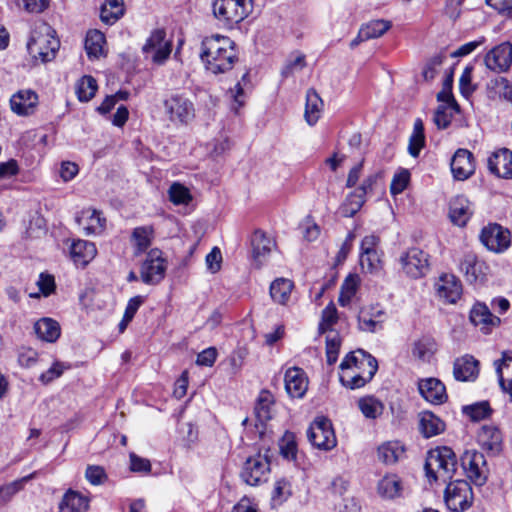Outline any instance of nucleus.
Instances as JSON below:
<instances>
[{"mask_svg": "<svg viewBox=\"0 0 512 512\" xmlns=\"http://www.w3.org/2000/svg\"><path fill=\"white\" fill-rule=\"evenodd\" d=\"M479 374V362L471 355L457 358L453 366V375L457 381H474Z\"/></svg>", "mask_w": 512, "mask_h": 512, "instance_id": "nucleus-29", "label": "nucleus"}, {"mask_svg": "<svg viewBox=\"0 0 512 512\" xmlns=\"http://www.w3.org/2000/svg\"><path fill=\"white\" fill-rule=\"evenodd\" d=\"M292 495L291 483L285 479H279L275 482L272 491L271 501L273 507L282 505Z\"/></svg>", "mask_w": 512, "mask_h": 512, "instance_id": "nucleus-47", "label": "nucleus"}, {"mask_svg": "<svg viewBox=\"0 0 512 512\" xmlns=\"http://www.w3.org/2000/svg\"><path fill=\"white\" fill-rule=\"evenodd\" d=\"M200 58L209 72L225 73L238 60L235 43L221 34L206 36L201 42Z\"/></svg>", "mask_w": 512, "mask_h": 512, "instance_id": "nucleus-1", "label": "nucleus"}, {"mask_svg": "<svg viewBox=\"0 0 512 512\" xmlns=\"http://www.w3.org/2000/svg\"><path fill=\"white\" fill-rule=\"evenodd\" d=\"M280 454L283 458L292 461L297 456V444L292 433H286L279 442Z\"/></svg>", "mask_w": 512, "mask_h": 512, "instance_id": "nucleus-53", "label": "nucleus"}, {"mask_svg": "<svg viewBox=\"0 0 512 512\" xmlns=\"http://www.w3.org/2000/svg\"><path fill=\"white\" fill-rule=\"evenodd\" d=\"M338 321V312L335 304L330 302L325 309L322 311L321 322L319 324V330L324 333L331 330L332 327Z\"/></svg>", "mask_w": 512, "mask_h": 512, "instance_id": "nucleus-52", "label": "nucleus"}, {"mask_svg": "<svg viewBox=\"0 0 512 512\" xmlns=\"http://www.w3.org/2000/svg\"><path fill=\"white\" fill-rule=\"evenodd\" d=\"M407 490L406 483L396 473H386L376 485L378 496L384 500H396L404 497Z\"/></svg>", "mask_w": 512, "mask_h": 512, "instance_id": "nucleus-17", "label": "nucleus"}, {"mask_svg": "<svg viewBox=\"0 0 512 512\" xmlns=\"http://www.w3.org/2000/svg\"><path fill=\"white\" fill-rule=\"evenodd\" d=\"M166 262L162 257V252L158 249H152L147 254L145 261L141 266V279L145 284H158L165 276Z\"/></svg>", "mask_w": 512, "mask_h": 512, "instance_id": "nucleus-14", "label": "nucleus"}, {"mask_svg": "<svg viewBox=\"0 0 512 512\" xmlns=\"http://www.w3.org/2000/svg\"><path fill=\"white\" fill-rule=\"evenodd\" d=\"M377 361L364 350L348 354L340 364V381L350 389L363 387L377 371Z\"/></svg>", "mask_w": 512, "mask_h": 512, "instance_id": "nucleus-2", "label": "nucleus"}, {"mask_svg": "<svg viewBox=\"0 0 512 512\" xmlns=\"http://www.w3.org/2000/svg\"><path fill=\"white\" fill-rule=\"evenodd\" d=\"M360 265L365 272H378L381 269L379 252L360 253Z\"/></svg>", "mask_w": 512, "mask_h": 512, "instance_id": "nucleus-56", "label": "nucleus"}, {"mask_svg": "<svg viewBox=\"0 0 512 512\" xmlns=\"http://www.w3.org/2000/svg\"><path fill=\"white\" fill-rule=\"evenodd\" d=\"M437 343L431 336H422L413 344L412 354L417 359L428 362L437 351Z\"/></svg>", "mask_w": 512, "mask_h": 512, "instance_id": "nucleus-38", "label": "nucleus"}, {"mask_svg": "<svg viewBox=\"0 0 512 512\" xmlns=\"http://www.w3.org/2000/svg\"><path fill=\"white\" fill-rule=\"evenodd\" d=\"M97 88V82L92 76H83L76 85L78 99L81 102H88L94 97Z\"/></svg>", "mask_w": 512, "mask_h": 512, "instance_id": "nucleus-46", "label": "nucleus"}, {"mask_svg": "<svg viewBox=\"0 0 512 512\" xmlns=\"http://www.w3.org/2000/svg\"><path fill=\"white\" fill-rule=\"evenodd\" d=\"M154 230L151 226L136 227L132 232V243L135 248V254L146 251L153 239Z\"/></svg>", "mask_w": 512, "mask_h": 512, "instance_id": "nucleus-42", "label": "nucleus"}, {"mask_svg": "<svg viewBox=\"0 0 512 512\" xmlns=\"http://www.w3.org/2000/svg\"><path fill=\"white\" fill-rule=\"evenodd\" d=\"M97 254L94 243L86 240L73 241L70 247V256L76 265L86 266Z\"/></svg>", "mask_w": 512, "mask_h": 512, "instance_id": "nucleus-31", "label": "nucleus"}, {"mask_svg": "<svg viewBox=\"0 0 512 512\" xmlns=\"http://www.w3.org/2000/svg\"><path fill=\"white\" fill-rule=\"evenodd\" d=\"M303 237L309 241H315L320 235V227L312 220L311 217H306L300 224Z\"/></svg>", "mask_w": 512, "mask_h": 512, "instance_id": "nucleus-61", "label": "nucleus"}, {"mask_svg": "<svg viewBox=\"0 0 512 512\" xmlns=\"http://www.w3.org/2000/svg\"><path fill=\"white\" fill-rule=\"evenodd\" d=\"M306 66L305 56L296 54L293 59H289L283 67L281 74L283 77H289L295 72L301 71Z\"/></svg>", "mask_w": 512, "mask_h": 512, "instance_id": "nucleus-60", "label": "nucleus"}, {"mask_svg": "<svg viewBox=\"0 0 512 512\" xmlns=\"http://www.w3.org/2000/svg\"><path fill=\"white\" fill-rule=\"evenodd\" d=\"M213 14L224 25L241 22L247 16L245 0H214Z\"/></svg>", "mask_w": 512, "mask_h": 512, "instance_id": "nucleus-11", "label": "nucleus"}, {"mask_svg": "<svg viewBox=\"0 0 512 512\" xmlns=\"http://www.w3.org/2000/svg\"><path fill=\"white\" fill-rule=\"evenodd\" d=\"M106 43L104 34L99 30H90L85 39V49L89 58H99Z\"/></svg>", "mask_w": 512, "mask_h": 512, "instance_id": "nucleus-43", "label": "nucleus"}, {"mask_svg": "<svg viewBox=\"0 0 512 512\" xmlns=\"http://www.w3.org/2000/svg\"><path fill=\"white\" fill-rule=\"evenodd\" d=\"M444 500L449 510L464 512L472 506L473 491L465 480L449 481L445 491Z\"/></svg>", "mask_w": 512, "mask_h": 512, "instance_id": "nucleus-7", "label": "nucleus"}, {"mask_svg": "<svg viewBox=\"0 0 512 512\" xmlns=\"http://www.w3.org/2000/svg\"><path fill=\"white\" fill-rule=\"evenodd\" d=\"M323 100L314 89H309L306 93V104L304 117L306 122L313 126L321 117L323 111Z\"/></svg>", "mask_w": 512, "mask_h": 512, "instance_id": "nucleus-33", "label": "nucleus"}, {"mask_svg": "<svg viewBox=\"0 0 512 512\" xmlns=\"http://www.w3.org/2000/svg\"><path fill=\"white\" fill-rule=\"evenodd\" d=\"M424 469L430 483H446L452 480L457 471L456 454L447 446L431 449L427 453Z\"/></svg>", "mask_w": 512, "mask_h": 512, "instance_id": "nucleus-3", "label": "nucleus"}, {"mask_svg": "<svg viewBox=\"0 0 512 512\" xmlns=\"http://www.w3.org/2000/svg\"><path fill=\"white\" fill-rule=\"evenodd\" d=\"M405 448L399 441H388L381 444L377 449L379 461L386 465H393L404 455Z\"/></svg>", "mask_w": 512, "mask_h": 512, "instance_id": "nucleus-35", "label": "nucleus"}, {"mask_svg": "<svg viewBox=\"0 0 512 512\" xmlns=\"http://www.w3.org/2000/svg\"><path fill=\"white\" fill-rule=\"evenodd\" d=\"M366 196L361 195L357 190L350 193L341 206V213L344 217H353L363 206Z\"/></svg>", "mask_w": 512, "mask_h": 512, "instance_id": "nucleus-48", "label": "nucleus"}, {"mask_svg": "<svg viewBox=\"0 0 512 512\" xmlns=\"http://www.w3.org/2000/svg\"><path fill=\"white\" fill-rule=\"evenodd\" d=\"M461 466L466 476L477 486L486 483L488 469L484 455L475 450H467L461 456Z\"/></svg>", "mask_w": 512, "mask_h": 512, "instance_id": "nucleus-12", "label": "nucleus"}, {"mask_svg": "<svg viewBox=\"0 0 512 512\" xmlns=\"http://www.w3.org/2000/svg\"><path fill=\"white\" fill-rule=\"evenodd\" d=\"M76 221L86 235H98L104 231L106 219L94 209H85L76 217Z\"/></svg>", "mask_w": 512, "mask_h": 512, "instance_id": "nucleus-25", "label": "nucleus"}, {"mask_svg": "<svg viewBox=\"0 0 512 512\" xmlns=\"http://www.w3.org/2000/svg\"><path fill=\"white\" fill-rule=\"evenodd\" d=\"M485 42H486V38L484 36H481V37L477 38L476 40H473V41H470V42H467V43L461 45L460 47H458L455 51H453L451 53V56L454 58L467 56V55L471 54L472 52H474L478 47L483 45Z\"/></svg>", "mask_w": 512, "mask_h": 512, "instance_id": "nucleus-64", "label": "nucleus"}, {"mask_svg": "<svg viewBox=\"0 0 512 512\" xmlns=\"http://www.w3.org/2000/svg\"><path fill=\"white\" fill-rule=\"evenodd\" d=\"M470 321L475 326H480L481 330L486 333L490 330L492 326L498 325L500 323V319L497 316H494L489 308L482 303H476L471 311H470Z\"/></svg>", "mask_w": 512, "mask_h": 512, "instance_id": "nucleus-32", "label": "nucleus"}, {"mask_svg": "<svg viewBox=\"0 0 512 512\" xmlns=\"http://www.w3.org/2000/svg\"><path fill=\"white\" fill-rule=\"evenodd\" d=\"M171 52L172 41L166 38V32L163 29L152 31L142 47L145 59L157 65L164 64Z\"/></svg>", "mask_w": 512, "mask_h": 512, "instance_id": "nucleus-8", "label": "nucleus"}, {"mask_svg": "<svg viewBox=\"0 0 512 512\" xmlns=\"http://www.w3.org/2000/svg\"><path fill=\"white\" fill-rule=\"evenodd\" d=\"M386 312L379 306L362 309L358 316V327L361 331L375 333L383 328Z\"/></svg>", "mask_w": 512, "mask_h": 512, "instance_id": "nucleus-21", "label": "nucleus"}, {"mask_svg": "<svg viewBox=\"0 0 512 512\" xmlns=\"http://www.w3.org/2000/svg\"><path fill=\"white\" fill-rule=\"evenodd\" d=\"M484 63L493 72H506L512 64V45L504 42L492 48L486 53Z\"/></svg>", "mask_w": 512, "mask_h": 512, "instance_id": "nucleus-16", "label": "nucleus"}, {"mask_svg": "<svg viewBox=\"0 0 512 512\" xmlns=\"http://www.w3.org/2000/svg\"><path fill=\"white\" fill-rule=\"evenodd\" d=\"M418 390L421 396L432 404H442L448 398L445 385L437 378H426L420 380L418 383Z\"/></svg>", "mask_w": 512, "mask_h": 512, "instance_id": "nucleus-24", "label": "nucleus"}, {"mask_svg": "<svg viewBox=\"0 0 512 512\" xmlns=\"http://www.w3.org/2000/svg\"><path fill=\"white\" fill-rule=\"evenodd\" d=\"M285 389L293 398H302L308 389V379L303 369L291 367L284 376Z\"/></svg>", "mask_w": 512, "mask_h": 512, "instance_id": "nucleus-22", "label": "nucleus"}, {"mask_svg": "<svg viewBox=\"0 0 512 512\" xmlns=\"http://www.w3.org/2000/svg\"><path fill=\"white\" fill-rule=\"evenodd\" d=\"M473 66L467 65L459 79V89L463 97L469 98L475 91L476 86L472 83Z\"/></svg>", "mask_w": 512, "mask_h": 512, "instance_id": "nucleus-54", "label": "nucleus"}, {"mask_svg": "<svg viewBox=\"0 0 512 512\" xmlns=\"http://www.w3.org/2000/svg\"><path fill=\"white\" fill-rule=\"evenodd\" d=\"M426 138L424 133V124L420 118L415 119L413 131L409 137L408 153L410 156L417 158L421 150L425 147Z\"/></svg>", "mask_w": 512, "mask_h": 512, "instance_id": "nucleus-39", "label": "nucleus"}, {"mask_svg": "<svg viewBox=\"0 0 512 512\" xmlns=\"http://www.w3.org/2000/svg\"><path fill=\"white\" fill-rule=\"evenodd\" d=\"M488 88L498 94L499 97L512 103V83L507 78L495 77L488 83Z\"/></svg>", "mask_w": 512, "mask_h": 512, "instance_id": "nucleus-49", "label": "nucleus"}, {"mask_svg": "<svg viewBox=\"0 0 512 512\" xmlns=\"http://www.w3.org/2000/svg\"><path fill=\"white\" fill-rule=\"evenodd\" d=\"M53 28L45 22L36 23L27 42V50L32 58L43 63L55 58L59 49V40Z\"/></svg>", "mask_w": 512, "mask_h": 512, "instance_id": "nucleus-4", "label": "nucleus"}, {"mask_svg": "<svg viewBox=\"0 0 512 512\" xmlns=\"http://www.w3.org/2000/svg\"><path fill=\"white\" fill-rule=\"evenodd\" d=\"M71 368V365L65 362L55 361L52 366L45 372H43L39 380L44 383L48 384L52 382L53 380L59 378L65 370H68Z\"/></svg>", "mask_w": 512, "mask_h": 512, "instance_id": "nucleus-57", "label": "nucleus"}, {"mask_svg": "<svg viewBox=\"0 0 512 512\" xmlns=\"http://www.w3.org/2000/svg\"><path fill=\"white\" fill-rule=\"evenodd\" d=\"M169 200L175 205L188 204L192 200V196L188 188L175 182L168 190Z\"/></svg>", "mask_w": 512, "mask_h": 512, "instance_id": "nucleus-51", "label": "nucleus"}, {"mask_svg": "<svg viewBox=\"0 0 512 512\" xmlns=\"http://www.w3.org/2000/svg\"><path fill=\"white\" fill-rule=\"evenodd\" d=\"M512 361V353L504 352L501 359L495 361L496 373L501 388L510 394L512 400V380L509 382L508 387L505 386L502 369L504 366H508L509 362Z\"/></svg>", "mask_w": 512, "mask_h": 512, "instance_id": "nucleus-59", "label": "nucleus"}, {"mask_svg": "<svg viewBox=\"0 0 512 512\" xmlns=\"http://www.w3.org/2000/svg\"><path fill=\"white\" fill-rule=\"evenodd\" d=\"M409 179L410 174L407 170L395 174L390 184L391 193L396 195L403 192L408 185Z\"/></svg>", "mask_w": 512, "mask_h": 512, "instance_id": "nucleus-63", "label": "nucleus"}, {"mask_svg": "<svg viewBox=\"0 0 512 512\" xmlns=\"http://www.w3.org/2000/svg\"><path fill=\"white\" fill-rule=\"evenodd\" d=\"M307 437L314 447L324 451L333 449L337 444L332 423L323 416L316 417L311 423Z\"/></svg>", "mask_w": 512, "mask_h": 512, "instance_id": "nucleus-9", "label": "nucleus"}, {"mask_svg": "<svg viewBox=\"0 0 512 512\" xmlns=\"http://www.w3.org/2000/svg\"><path fill=\"white\" fill-rule=\"evenodd\" d=\"M90 498L79 491L68 489L58 504V512H87Z\"/></svg>", "mask_w": 512, "mask_h": 512, "instance_id": "nucleus-27", "label": "nucleus"}, {"mask_svg": "<svg viewBox=\"0 0 512 512\" xmlns=\"http://www.w3.org/2000/svg\"><path fill=\"white\" fill-rule=\"evenodd\" d=\"M463 413L473 421H480L491 414V408L487 401H481L464 406Z\"/></svg>", "mask_w": 512, "mask_h": 512, "instance_id": "nucleus-50", "label": "nucleus"}, {"mask_svg": "<svg viewBox=\"0 0 512 512\" xmlns=\"http://www.w3.org/2000/svg\"><path fill=\"white\" fill-rule=\"evenodd\" d=\"M34 331L40 340L49 343L57 341L61 334L59 323L51 318L38 320L34 324Z\"/></svg>", "mask_w": 512, "mask_h": 512, "instance_id": "nucleus-34", "label": "nucleus"}, {"mask_svg": "<svg viewBox=\"0 0 512 512\" xmlns=\"http://www.w3.org/2000/svg\"><path fill=\"white\" fill-rule=\"evenodd\" d=\"M436 295L448 304H455L462 295V284L453 274H442L434 284Z\"/></svg>", "mask_w": 512, "mask_h": 512, "instance_id": "nucleus-18", "label": "nucleus"}, {"mask_svg": "<svg viewBox=\"0 0 512 512\" xmlns=\"http://www.w3.org/2000/svg\"><path fill=\"white\" fill-rule=\"evenodd\" d=\"M479 445L492 453H499L502 448V434L492 425H484L477 435Z\"/></svg>", "mask_w": 512, "mask_h": 512, "instance_id": "nucleus-30", "label": "nucleus"}, {"mask_svg": "<svg viewBox=\"0 0 512 512\" xmlns=\"http://www.w3.org/2000/svg\"><path fill=\"white\" fill-rule=\"evenodd\" d=\"M85 478L91 485L99 486L106 483L108 475L102 466L88 465L85 471Z\"/></svg>", "mask_w": 512, "mask_h": 512, "instance_id": "nucleus-55", "label": "nucleus"}, {"mask_svg": "<svg viewBox=\"0 0 512 512\" xmlns=\"http://www.w3.org/2000/svg\"><path fill=\"white\" fill-rule=\"evenodd\" d=\"M473 214L471 202L464 196H456L450 201L449 218L453 224L463 227Z\"/></svg>", "mask_w": 512, "mask_h": 512, "instance_id": "nucleus-28", "label": "nucleus"}, {"mask_svg": "<svg viewBox=\"0 0 512 512\" xmlns=\"http://www.w3.org/2000/svg\"><path fill=\"white\" fill-rule=\"evenodd\" d=\"M251 246L253 260L256 267L259 268L275 247V241L263 231L256 230L251 237Z\"/></svg>", "mask_w": 512, "mask_h": 512, "instance_id": "nucleus-26", "label": "nucleus"}, {"mask_svg": "<svg viewBox=\"0 0 512 512\" xmlns=\"http://www.w3.org/2000/svg\"><path fill=\"white\" fill-rule=\"evenodd\" d=\"M459 270L469 283L482 282L489 270L485 261L479 259L474 252H466L459 260Z\"/></svg>", "mask_w": 512, "mask_h": 512, "instance_id": "nucleus-15", "label": "nucleus"}, {"mask_svg": "<svg viewBox=\"0 0 512 512\" xmlns=\"http://www.w3.org/2000/svg\"><path fill=\"white\" fill-rule=\"evenodd\" d=\"M359 286V277L357 275H348L341 285L338 302L341 306H348L355 296Z\"/></svg>", "mask_w": 512, "mask_h": 512, "instance_id": "nucleus-45", "label": "nucleus"}, {"mask_svg": "<svg viewBox=\"0 0 512 512\" xmlns=\"http://www.w3.org/2000/svg\"><path fill=\"white\" fill-rule=\"evenodd\" d=\"M396 263L399 271L411 279L425 277L430 271V255L418 247L402 251Z\"/></svg>", "mask_w": 512, "mask_h": 512, "instance_id": "nucleus-5", "label": "nucleus"}, {"mask_svg": "<svg viewBox=\"0 0 512 512\" xmlns=\"http://www.w3.org/2000/svg\"><path fill=\"white\" fill-rule=\"evenodd\" d=\"M293 282L286 278H277L270 285L271 298L279 303L286 304L290 298Z\"/></svg>", "mask_w": 512, "mask_h": 512, "instance_id": "nucleus-40", "label": "nucleus"}, {"mask_svg": "<svg viewBox=\"0 0 512 512\" xmlns=\"http://www.w3.org/2000/svg\"><path fill=\"white\" fill-rule=\"evenodd\" d=\"M392 26V23L384 19H375L363 24L361 28V35L364 38L375 39L385 34Z\"/></svg>", "mask_w": 512, "mask_h": 512, "instance_id": "nucleus-44", "label": "nucleus"}, {"mask_svg": "<svg viewBox=\"0 0 512 512\" xmlns=\"http://www.w3.org/2000/svg\"><path fill=\"white\" fill-rule=\"evenodd\" d=\"M39 98L31 89H21L10 98V108L18 116L33 115L38 107Z\"/></svg>", "mask_w": 512, "mask_h": 512, "instance_id": "nucleus-19", "label": "nucleus"}, {"mask_svg": "<svg viewBox=\"0 0 512 512\" xmlns=\"http://www.w3.org/2000/svg\"><path fill=\"white\" fill-rule=\"evenodd\" d=\"M454 113L456 112L453 108L439 105L435 111L433 121L439 129H445L450 125Z\"/></svg>", "mask_w": 512, "mask_h": 512, "instance_id": "nucleus-58", "label": "nucleus"}, {"mask_svg": "<svg viewBox=\"0 0 512 512\" xmlns=\"http://www.w3.org/2000/svg\"><path fill=\"white\" fill-rule=\"evenodd\" d=\"M270 459L267 454L255 453L243 463L240 477L250 486H258L268 481L270 476Z\"/></svg>", "mask_w": 512, "mask_h": 512, "instance_id": "nucleus-6", "label": "nucleus"}, {"mask_svg": "<svg viewBox=\"0 0 512 512\" xmlns=\"http://www.w3.org/2000/svg\"><path fill=\"white\" fill-rule=\"evenodd\" d=\"M163 105L165 113L173 123L187 124L194 118V105L182 94L170 95Z\"/></svg>", "mask_w": 512, "mask_h": 512, "instance_id": "nucleus-13", "label": "nucleus"}, {"mask_svg": "<svg viewBox=\"0 0 512 512\" xmlns=\"http://www.w3.org/2000/svg\"><path fill=\"white\" fill-rule=\"evenodd\" d=\"M357 407L361 411L362 415L369 420L379 418L385 409L383 402L374 396H364L359 398L357 401Z\"/></svg>", "mask_w": 512, "mask_h": 512, "instance_id": "nucleus-37", "label": "nucleus"}, {"mask_svg": "<svg viewBox=\"0 0 512 512\" xmlns=\"http://www.w3.org/2000/svg\"><path fill=\"white\" fill-rule=\"evenodd\" d=\"M483 246L496 254L504 253L511 246L510 231L497 223L484 226L479 235Z\"/></svg>", "mask_w": 512, "mask_h": 512, "instance_id": "nucleus-10", "label": "nucleus"}, {"mask_svg": "<svg viewBox=\"0 0 512 512\" xmlns=\"http://www.w3.org/2000/svg\"><path fill=\"white\" fill-rule=\"evenodd\" d=\"M254 413L260 423H265L272 418L273 397L267 391H262L257 398Z\"/></svg>", "mask_w": 512, "mask_h": 512, "instance_id": "nucleus-41", "label": "nucleus"}, {"mask_svg": "<svg viewBox=\"0 0 512 512\" xmlns=\"http://www.w3.org/2000/svg\"><path fill=\"white\" fill-rule=\"evenodd\" d=\"M451 172L456 180H466L475 171L473 154L467 149H458L451 160Z\"/></svg>", "mask_w": 512, "mask_h": 512, "instance_id": "nucleus-20", "label": "nucleus"}, {"mask_svg": "<svg viewBox=\"0 0 512 512\" xmlns=\"http://www.w3.org/2000/svg\"><path fill=\"white\" fill-rule=\"evenodd\" d=\"M38 352L31 347H21L18 351V362L22 367L30 368L36 364Z\"/></svg>", "mask_w": 512, "mask_h": 512, "instance_id": "nucleus-62", "label": "nucleus"}, {"mask_svg": "<svg viewBox=\"0 0 512 512\" xmlns=\"http://www.w3.org/2000/svg\"><path fill=\"white\" fill-rule=\"evenodd\" d=\"M488 169L500 178H512V151L503 148L494 152L488 158Z\"/></svg>", "mask_w": 512, "mask_h": 512, "instance_id": "nucleus-23", "label": "nucleus"}, {"mask_svg": "<svg viewBox=\"0 0 512 512\" xmlns=\"http://www.w3.org/2000/svg\"><path fill=\"white\" fill-rule=\"evenodd\" d=\"M419 428L425 438H430L445 430V423L435 414L424 411L420 414Z\"/></svg>", "mask_w": 512, "mask_h": 512, "instance_id": "nucleus-36", "label": "nucleus"}]
</instances>
